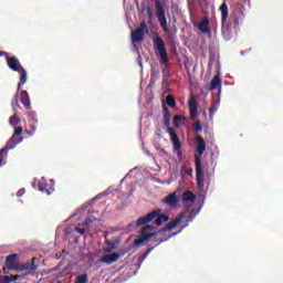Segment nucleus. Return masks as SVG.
I'll list each match as a JSON object with an SVG mask.
<instances>
[{"instance_id": "nucleus-1", "label": "nucleus", "mask_w": 283, "mask_h": 283, "mask_svg": "<svg viewBox=\"0 0 283 283\" xmlns=\"http://www.w3.org/2000/svg\"><path fill=\"white\" fill-rule=\"evenodd\" d=\"M153 220H155V224L157 227H161V224L164 222H169V216L164 214L161 209H156V210L149 212L148 214L137 219L135 227H143V224H146V226L143 227L140 230L142 237H139L138 239H136L134 241L135 247H140L143 244H147V242H149V240H151V238H158V235L165 234V232L155 234V235L148 238V240L143 241L142 243H136L142 238H145V235H151V234L156 233V232H149V231H154V229H155L154 226H149V222H151Z\"/></svg>"}, {"instance_id": "nucleus-2", "label": "nucleus", "mask_w": 283, "mask_h": 283, "mask_svg": "<svg viewBox=\"0 0 283 283\" xmlns=\"http://www.w3.org/2000/svg\"><path fill=\"white\" fill-rule=\"evenodd\" d=\"M198 199V196H196L191 190H187L181 195V202L184 205V211H181L170 223L166 224L160 230L156 231V233L153 234H146L144 238L136 241V244H140L142 242H145V240H149L153 235H160V233H167V231H172V229H176L178 224L185 220V217L189 211H191V208L193 205H196V200Z\"/></svg>"}, {"instance_id": "nucleus-3", "label": "nucleus", "mask_w": 283, "mask_h": 283, "mask_svg": "<svg viewBox=\"0 0 283 283\" xmlns=\"http://www.w3.org/2000/svg\"><path fill=\"white\" fill-rule=\"evenodd\" d=\"M221 12V31L224 32V30H229V25H233V28H238L240 25V21L244 19V12H242V8L234 9L229 19V7L227 6V2L223 1V3L219 8ZM229 19V23H227Z\"/></svg>"}, {"instance_id": "nucleus-4", "label": "nucleus", "mask_w": 283, "mask_h": 283, "mask_svg": "<svg viewBox=\"0 0 283 283\" xmlns=\"http://www.w3.org/2000/svg\"><path fill=\"white\" fill-rule=\"evenodd\" d=\"M161 107L164 111V125L168 128V134L170 136V142L174 145V150L177 151L178 158H182V143H180V138L178 137V134H176V129L170 127L171 114L169 113V108H167L165 103L161 105Z\"/></svg>"}, {"instance_id": "nucleus-5", "label": "nucleus", "mask_w": 283, "mask_h": 283, "mask_svg": "<svg viewBox=\"0 0 283 283\" xmlns=\"http://www.w3.org/2000/svg\"><path fill=\"white\" fill-rule=\"evenodd\" d=\"M22 134H23V127H21V126L17 127L14 129L12 137L8 140L6 147L0 149V167H1V165H3V156H8V151H10V149H14V147H17L19 145V143H21V140H23L22 137H19Z\"/></svg>"}, {"instance_id": "nucleus-6", "label": "nucleus", "mask_w": 283, "mask_h": 283, "mask_svg": "<svg viewBox=\"0 0 283 283\" xmlns=\"http://www.w3.org/2000/svg\"><path fill=\"white\" fill-rule=\"evenodd\" d=\"M153 44L155 50L159 54L160 64L161 65H169V55L167 54V46L165 45V40L160 38V35H155L153 38Z\"/></svg>"}, {"instance_id": "nucleus-7", "label": "nucleus", "mask_w": 283, "mask_h": 283, "mask_svg": "<svg viewBox=\"0 0 283 283\" xmlns=\"http://www.w3.org/2000/svg\"><path fill=\"white\" fill-rule=\"evenodd\" d=\"M155 9L161 30L168 35V39H171V30L167 27V15H165V9L163 8V2L160 0H155Z\"/></svg>"}, {"instance_id": "nucleus-8", "label": "nucleus", "mask_w": 283, "mask_h": 283, "mask_svg": "<svg viewBox=\"0 0 283 283\" xmlns=\"http://www.w3.org/2000/svg\"><path fill=\"white\" fill-rule=\"evenodd\" d=\"M18 72L20 74V82L18 83L17 93L13 96L12 102H11L13 112H17L15 107H19V109H21V105H19V93L21 92V86L25 85V83H28V71H25V69H22Z\"/></svg>"}, {"instance_id": "nucleus-9", "label": "nucleus", "mask_w": 283, "mask_h": 283, "mask_svg": "<svg viewBox=\"0 0 283 283\" xmlns=\"http://www.w3.org/2000/svg\"><path fill=\"white\" fill-rule=\"evenodd\" d=\"M145 32L146 34L149 33V27H147V22L143 21L135 31H132L130 33L132 42L140 43L145 39Z\"/></svg>"}, {"instance_id": "nucleus-10", "label": "nucleus", "mask_w": 283, "mask_h": 283, "mask_svg": "<svg viewBox=\"0 0 283 283\" xmlns=\"http://www.w3.org/2000/svg\"><path fill=\"white\" fill-rule=\"evenodd\" d=\"M195 167L197 176V187L198 189H205V172H202V163L200 161V157H198V155H195Z\"/></svg>"}, {"instance_id": "nucleus-11", "label": "nucleus", "mask_w": 283, "mask_h": 283, "mask_svg": "<svg viewBox=\"0 0 283 283\" xmlns=\"http://www.w3.org/2000/svg\"><path fill=\"white\" fill-rule=\"evenodd\" d=\"M38 188L41 193L52 196V193H54V179L46 181L45 178L42 177L38 182Z\"/></svg>"}, {"instance_id": "nucleus-12", "label": "nucleus", "mask_w": 283, "mask_h": 283, "mask_svg": "<svg viewBox=\"0 0 283 283\" xmlns=\"http://www.w3.org/2000/svg\"><path fill=\"white\" fill-rule=\"evenodd\" d=\"M185 228H181L178 232H172L171 234H169L167 237H163V238L157 237V239H156L157 243L146 250V252L143 254L142 262L145 261V259L149 255V253H151L156 249V247H160V244H163V242H167V240H169L170 238H175V235H178V233H180Z\"/></svg>"}, {"instance_id": "nucleus-13", "label": "nucleus", "mask_w": 283, "mask_h": 283, "mask_svg": "<svg viewBox=\"0 0 283 283\" xmlns=\"http://www.w3.org/2000/svg\"><path fill=\"white\" fill-rule=\"evenodd\" d=\"M17 260H19V254L14 253V254H10L7 256L6 261H4V266H7L8 271H18L19 272V262H17Z\"/></svg>"}, {"instance_id": "nucleus-14", "label": "nucleus", "mask_w": 283, "mask_h": 283, "mask_svg": "<svg viewBox=\"0 0 283 283\" xmlns=\"http://www.w3.org/2000/svg\"><path fill=\"white\" fill-rule=\"evenodd\" d=\"M161 202L170 207V209H176L178 207V202H180V198H178V192H172L165 197Z\"/></svg>"}, {"instance_id": "nucleus-15", "label": "nucleus", "mask_w": 283, "mask_h": 283, "mask_svg": "<svg viewBox=\"0 0 283 283\" xmlns=\"http://www.w3.org/2000/svg\"><path fill=\"white\" fill-rule=\"evenodd\" d=\"M7 65L13 72H20V70H23V66H21V62H19V59H17L15 56L7 57Z\"/></svg>"}, {"instance_id": "nucleus-16", "label": "nucleus", "mask_w": 283, "mask_h": 283, "mask_svg": "<svg viewBox=\"0 0 283 283\" xmlns=\"http://www.w3.org/2000/svg\"><path fill=\"white\" fill-rule=\"evenodd\" d=\"M20 102L22 103L25 109L28 111L32 109V104L30 102V94H28V91L20 92Z\"/></svg>"}, {"instance_id": "nucleus-17", "label": "nucleus", "mask_w": 283, "mask_h": 283, "mask_svg": "<svg viewBox=\"0 0 283 283\" xmlns=\"http://www.w3.org/2000/svg\"><path fill=\"white\" fill-rule=\"evenodd\" d=\"M120 259V254L114 252L112 254H105L101 258V262H104L105 264H114V262H118Z\"/></svg>"}, {"instance_id": "nucleus-18", "label": "nucleus", "mask_w": 283, "mask_h": 283, "mask_svg": "<svg viewBox=\"0 0 283 283\" xmlns=\"http://www.w3.org/2000/svg\"><path fill=\"white\" fill-rule=\"evenodd\" d=\"M188 108L190 112V119L196 120V118H198V103L196 99L188 102Z\"/></svg>"}, {"instance_id": "nucleus-19", "label": "nucleus", "mask_w": 283, "mask_h": 283, "mask_svg": "<svg viewBox=\"0 0 283 283\" xmlns=\"http://www.w3.org/2000/svg\"><path fill=\"white\" fill-rule=\"evenodd\" d=\"M201 209H202V206H199L197 209L190 210L189 216L186 219V224L182 227V229H185V227H187L189 222H193V220L196 219V216L200 213Z\"/></svg>"}, {"instance_id": "nucleus-20", "label": "nucleus", "mask_w": 283, "mask_h": 283, "mask_svg": "<svg viewBox=\"0 0 283 283\" xmlns=\"http://www.w3.org/2000/svg\"><path fill=\"white\" fill-rule=\"evenodd\" d=\"M206 150H207V143L205 142V139H202V137L197 136V154L199 156H202V154H205Z\"/></svg>"}, {"instance_id": "nucleus-21", "label": "nucleus", "mask_w": 283, "mask_h": 283, "mask_svg": "<svg viewBox=\"0 0 283 283\" xmlns=\"http://www.w3.org/2000/svg\"><path fill=\"white\" fill-rule=\"evenodd\" d=\"M218 87H222V80L220 78V75H214L210 82L208 90L213 92V90H218Z\"/></svg>"}, {"instance_id": "nucleus-22", "label": "nucleus", "mask_w": 283, "mask_h": 283, "mask_svg": "<svg viewBox=\"0 0 283 283\" xmlns=\"http://www.w3.org/2000/svg\"><path fill=\"white\" fill-rule=\"evenodd\" d=\"M209 25H210L209 18H203V20L198 25V28L200 32H202V34H209V32H211V28H209Z\"/></svg>"}, {"instance_id": "nucleus-23", "label": "nucleus", "mask_w": 283, "mask_h": 283, "mask_svg": "<svg viewBox=\"0 0 283 283\" xmlns=\"http://www.w3.org/2000/svg\"><path fill=\"white\" fill-rule=\"evenodd\" d=\"M19 271H36V265L34 264V258L32 262L28 261L23 264H19Z\"/></svg>"}, {"instance_id": "nucleus-24", "label": "nucleus", "mask_w": 283, "mask_h": 283, "mask_svg": "<svg viewBox=\"0 0 283 283\" xmlns=\"http://www.w3.org/2000/svg\"><path fill=\"white\" fill-rule=\"evenodd\" d=\"M116 249V243L108 241L106 242V247L104 248L105 253H112Z\"/></svg>"}, {"instance_id": "nucleus-25", "label": "nucleus", "mask_w": 283, "mask_h": 283, "mask_svg": "<svg viewBox=\"0 0 283 283\" xmlns=\"http://www.w3.org/2000/svg\"><path fill=\"white\" fill-rule=\"evenodd\" d=\"M180 120H187V118L182 115H175L174 117L175 127H180Z\"/></svg>"}, {"instance_id": "nucleus-26", "label": "nucleus", "mask_w": 283, "mask_h": 283, "mask_svg": "<svg viewBox=\"0 0 283 283\" xmlns=\"http://www.w3.org/2000/svg\"><path fill=\"white\" fill-rule=\"evenodd\" d=\"M166 103L168 107H176V98L172 95L166 97Z\"/></svg>"}, {"instance_id": "nucleus-27", "label": "nucleus", "mask_w": 283, "mask_h": 283, "mask_svg": "<svg viewBox=\"0 0 283 283\" xmlns=\"http://www.w3.org/2000/svg\"><path fill=\"white\" fill-rule=\"evenodd\" d=\"M87 274L77 275L74 283H87L88 282Z\"/></svg>"}, {"instance_id": "nucleus-28", "label": "nucleus", "mask_w": 283, "mask_h": 283, "mask_svg": "<svg viewBox=\"0 0 283 283\" xmlns=\"http://www.w3.org/2000/svg\"><path fill=\"white\" fill-rule=\"evenodd\" d=\"M9 124L12 125L13 127L19 125V119L17 118V115H12L9 119Z\"/></svg>"}, {"instance_id": "nucleus-29", "label": "nucleus", "mask_w": 283, "mask_h": 283, "mask_svg": "<svg viewBox=\"0 0 283 283\" xmlns=\"http://www.w3.org/2000/svg\"><path fill=\"white\" fill-rule=\"evenodd\" d=\"M193 130L198 134L200 132H202V124L200 123V120H197L195 123V126H193Z\"/></svg>"}, {"instance_id": "nucleus-30", "label": "nucleus", "mask_w": 283, "mask_h": 283, "mask_svg": "<svg viewBox=\"0 0 283 283\" xmlns=\"http://www.w3.org/2000/svg\"><path fill=\"white\" fill-rule=\"evenodd\" d=\"M0 283H12V277H10L9 275H4L0 280Z\"/></svg>"}, {"instance_id": "nucleus-31", "label": "nucleus", "mask_w": 283, "mask_h": 283, "mask_svg": "<svg viewBox=\"0 0 283 283\" xmlns=\"http://www.w3.org/2000/svg\"><path fill=\"white\" fill-rule=\"evenodd\" d=\"M92 224V219H90V218H86L85 220H84V222H83V226L84 227H90Z\"/></svg>"}, {"instance_id": "nucleus-32", "label": "nucleus", "mask_w": 283, "mask_h": 283, "mask_svg": "<svg viewBox=\"0 0 283 283\" xmlns=\"http://www.w3.org/2000/svg\"><path fill=\"white\" fill-rule=\"evenodd\" d=\"M25 193V188H22L20 189L18 192H17V197L18 198H21V196H23Z\"/></svg>"}, {"instance_id": "nucleus-33", "label": "nucleus", "mask_w": 283, "mask_h": 283, "mask_svg": "<svg viewBox=\"0 0 283 283\" xmlns=\"http://www.w3.org/2000/svg\"><path fill=\"white\" fill-rule=\"evenodd\" d=\"M76 233H80L81 235H83V233H85V229L84 228H75Z\"/></svg>"}, {"instance_id": "nucleus-34", "label": "nucleus", "mask_w": 283, "mask_h": 283, "mask_svg": "<svg viewBox=\"0 0 283 283\" xmlns=\"http://www.w3.org/2000/svg\"><path fill=\"white\" fill-rule=\"evenodd\" d=\"M36 133V124H32L31 125V134H35Z\"/></svg>"}, {"instance_id": "nucleus-35", "label": "nucleus", "mask_w": 283, "mask_h": 283, "mask_svg": "<svg viewBox=\"0 0 283 283\" xmlns=\"http://www.w3.org/2000/svg\"><path fill=\"white\" fill-rule=\"evenodd\" d=\"M11 282H17V280H19V277H21L20 275H11Z\"/></svg>"}, {"instance_id": "nucleus-36", "label": "nucleus", "mask_w": 283, "mask_h": 283, "mask_svg": "<svg viewBox=\"0 0 283 283\" xmlns=\"http://www.w3.org/2000/svg\"><path fill=\"white\" fill-rule=\"evenodd\" d=\"M31 120H32L33 125H38L39 124V119H36L35 117H32Z\"/></svg>"}, {"instance_id": "nucleus-37", "label": "nucleus", "mask_w": 283, "mask_h": 283, "mask_svg": "<svg viewBox=\"0 0 283 283\" xmlns=\"http://www.w3.org/2000/svg\"><path fill=\"white\" fill-rule=\"evenodd\" d=\"M138 63H139V67H143V57H140V55L138 56Z\"/></svg>"}, {"instance_id": "nucleus-38", "label": "nucleus", "mask_w": 283, "mask_h": 283, "mask_svg": "<svg viewBox=\"0 0 283 283\" xmlns=\"http://www.w3.org/2000/svg\"><path fill=\"white\" fill-rule=\"evenodd\" d=\"M167 74H169V71H167V69H164V75L167 76Z\"/></svg>"}, {"instance_id": "nucleus-39", "label": "nucleus", "mask_w": 283, "mask_h": 283, "mask_svg": "<svg viewBox=\"0 0 283 283\" xmlns=\"http://www.w3.org/2000/svg\"><path fill=\"white\" fill-rule=\"evenodd\" d=\"M148 17H151V10L148 11Z\"/></svg>"}, {"instance_id": "nucleus-40", "label": "nucleus", "mask_w": 283, "mask_h": 283, "mask_svg": "<svg viewBox=\"0 0 283 283\" xmlns=\"http://www.w3.org/2000/svg\"><path fill=\"white\" fill-rule=\"evenodd\" d=\"M3 54H4L3 51H0V56H3Z\"/></svg>"}, {"instance_id": "nucleus-41", "label": "nucleus", "mask_w": 283, "mask_h": 283, "mask_svg": "<svg viewBox=\"0 0 283 283\" xmlns=\"http://www.w3.org/2000/svg\"><path fill=\"white\" fill-rule=\"evenodd\" d=\"M31 116H34V113H31Z\"/></svg>"}]
</instances>
